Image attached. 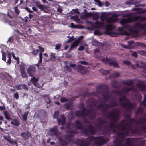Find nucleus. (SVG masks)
Wrapping results in <instances>:
<instances>
[{
  "mask_svg": "<svg viewBox=\"0 0 146 146\" xmlns=\"http://www.w3.org/2000/svg\"><path fill=\"white\" fill-rule=\"evenodd\" d=\"M94 141V143L96 145L100 146L109 141L107 138H104L102 136L95 137L90 136L88 138L83 139H78L76 141V143L78 146H88L90 142Z\"/></svg>",
  "mask_w": 146,
  "mask_h": 146,
  "instance_id": "1",
  "label": "nucleus"
},
{
  "mask_svg": "<svg viewBox=\"0 0 146 146\" xmlns=\"http://www.w3.org/2000/svg\"><path fill=\"white\" fill-rule=\"evenodd\" d=\"M108 108H104V109L102 110V115L107 119L113 121L115 122L118 121L119 119L120 114V110L117 108L114 109L112 110L114 112L109 113L108 114H106Z\"/></svg>",
  "mask_w": 146,
  "mask_h": 146,
  "instance_id": "2",
  "label": "nucleus"
},
{
  "mask_svg": "<svg viewBox=\"0 0 146 146\" xmlns=\"http://www.w3.org/2000/svg\"><path fill=\"white\" fill-rule=\"evenodd\" d=\"M117 128L119 131L127 130L128 133L131 132L132 133H136L138 132V130L137 129H133L130 123L126 122V120L123 119L121 121V123H119L118 125H117Z\"/></svg>",
  "mask_w": 146,
  "mask_h": 146,
  "instance_id": "3",
  "label": "nucleus"
},
{
  "mask_svg": "<svg viewBox=\"0 0 146 146\" xmlns=\"http://www.w3.org/2000/svg\"><path fill=\"white\" fill-rule=\"evenodd\" d=\"M120 105L127 111H129L135 107V104L132 103L124 95L119 99Z\"/></svg>",
  "mask_w": 146,
  "mask_h": 146,
  "instance_id": "4",
  "label": "nucleus"
},
{
  "mask_svg": "<svg viewBox=\"0 0 146 146\" xmlns=\"http://www.w3.org/2000/svg\"><path fill=\"white\" fill-rule=\"evenodd\" d=\"M94 25V28L96 29H100L105 27L106 29L107 33L112 36H115L118 35V33H117L110 31L112 27V25H105V23L103 22L96 21L95 22Z\"/></svg>",
  "mask_w": 146,
  "mask_h": 146,
  "instance_id": "5",
  "label": "nucleus"
},
{
  "mask_svg": "<svg viewBox=\"0 0 146 146\" xmlns=\"http://www.w3.org/2000/svg\"><path fill=\"white\" fill-rule=\"evenodd\" d=\"M74 127L77 128L78 130H80L81 133L85 136L88 135V131L87 128H85L83 124L79 120H76L74 123L72 124Z\"/></svg>",
  "mask_w": 146,
  "mask_h": 146,
  "instance_id": "6",
  "label": "nucleus"
},
{
  "mask_svg": "<svg viewBox=\"0 0 146 146\" xmlns=\"http://www.w3.org/2000/svg\"><path fill=\"white\" fill-rule=\"evenodd\" d=\"M113 122L110 123L108 125H105L102 130V132L104 133L107 134L111 133V130H113V131L114 133H116V130L115 129V127L117 128V125H118V124H116L115 122L113 121Z\"/></svg>",
  "mask_w": 146,
  "mask_h": 146,
  "instance_id": "7",
  "label": "nucleus"
},
{
  "mask_svg": "<svg viewBox=\"0 0 146 146\" xmlns=\"http://www.w3.org/2000/svg\"><path fill=\"white\" fill-rule=\"evenodd\" d=\"M131 14L130 13L125 14L124 17H129V19H123L121 20L120 23L124 28H126L128 27L127 23L133 22L130 19V18L131 17Z\"/></svg>",
  "mask_w": 146,
  "mask_h": 146,
  "instance_id": "8",
  "label": "nucleus"
},
{
  "mask_svg": "<svg viewBox=\"0 0 146 146\" xmlns=\"http://www.w3.org/2000/svg\"><path fill=\"white\" fill-rule=\"evenodd\" d=\"M96 91L98 93L106 92L108 93L109 87L105 84H101L97 86L96 87Z\"/></svg>",
  "mask_w": 146,
  "mask_h": 146,
  "instance_id": "9",
  "label": "nucleus"
},
{
  "mask_svg": "<svg viewBox=\"0 0 146 146\" xmlns=\"http://www.w3.org/2000/svg\"><path fill=\"white\" fill-rule=\"evenodd\" d=\"M102 61L106 64H108L110 66H113L115 68H119V66L117 62H113V60L111 59H110L106 57V59L105 58H102Z\"/></svg>",
  "mask_w": 146,
  "mask_h": 146,
  "instance_id": "10",
  "label": "nucleus"
},
{
  "mask_svg": "<svg viewBox=\"0 0 146 146\" xmlns=\"http://www.w3.org/2000/svg\"><path fill=\"white\" fill-rule=\"evenodd\" d=\"M96 121L97 124L96 125V126L100 130L102 128L103 125L106 124L108 123L107 121L103 119L101 117L98 118L96 119Z\"/></svg>",
  "mask_w": 146,
  "mask_h": 146,
  "instance_id": "11",
  "label": "nucleus"
},
{
  "mask_svg": "<svg viewBox=\"0 0 146 146\" xmlns=\"http://www.w3.org/2000/svg\"><path fill=\"white\" fill-rule=\"evenodd\" d=\"M58 130L56 126H54L51 128L49 131L50 135L51 136H55L56 137L58 138L59 136V133L58 132Z\"/></svg>",
  "mask_w": 146,
  "mask_h": 146,
  "instance_id": "12",
  "label": "nucleus"
},
{
  "mask_svg": "<svg viewBox=\"0 0 146 146\" xmlns=\"http://www.w3.org/2000/svg\"><path fill=\"white\" fill-rule=\"evenodd\" d=\"M1 52L2 53V60L5 62H6L8 63L9 65H10L11 64V53H8L7 54V57L8 58V59L7 60V61L6 62V53L5 52H4L3 50L1 51Z\"/></svg>",
  "mask_w": 146,
  "mask_h": 146,
  "instance_id": "13",
  "label": "nucleus"
},
{
  "mask_svg": "<svg viewBox=\"0 0 146 146\" xmlns=\"http://www.w3.org/2000/svg\"><path fill=\"white\" fill-rule=\"evenodd\" d=\"M85 128H87L88 129V135H94L97 132V131L96 129L91 124L85 125Z\"/></svg>",
  "mask_w": 146,
  "mask_h": 146,
  "instance_id": "14",
  "label": "nucleus"
},
{
  "mask_svg": "<svg viewBox=\"0 0 146 146\" xmlns=\"http://www.w3.org/2000/svg\"><path fill=\"white\" fill-rule=\"evenodd\" d=\"M118 15L115 14H113L111 17L107 19L106 21L108 23H110L112 22H114L117 20Z\"/></svg>",
  "mask_w": 146,
  "mask_h": 146,
  "instance_id": "15",
  "label": "nucleus"
},
{
  "mask_svg": "<svg viewBox=\"0 0 146 146\" xmlns=\"http://www.w3.org/2000/svg\"><path fill=\"white\" fill-rule=\"evenodd\" d=\"M38 78H36L35 77L33 76L31 79L30 81L35 86L38 88H40L42 86H41L40 84L38 83Z\"/></svg>",
  "mask_w": 146,
  "mask_h": 146,
  "instance_id": "16",
  "label": "nucleus"
},
{
  "mask_svg": "<svg viewBox=\"0 0 146 146\" xmlns=\"http://www.w3.org/2000/svg\"><path fill=\"white\" fill-rule=\"evenodd\" d=\"M36 70V69L35 67L31 66L28 68L27 72L30 76L32 77L33 76Z\"/></svg>",
  "mask_w": 146,
  "mask_h": 146,
  "instance_id": "17",
  "label": "nucleus"
},
{
  "mask_svg": "<svg viewBox=\"0 0 146 146\" xmlns=\"http://www.w3.org/2000/svg\"><path fill=\"white\" fill-rule=\"evenodd\" d=\"M135 29H143L146 32V29L144 24H142L140 22L135 23L133 26Z\"/></svg>",
  "mask_w": 146,
  "mask_h": 146,
  "instance_id": "18",
  "label": "nucleus"
},
{
  "mask_svg": "<svg viewBox=\"0 0 146 146\" xmlns=\"http://www.w3.org/2000/svg\"><path fill=\"white\" fill-rule=\"evenodd\" d=\"M130 19L134 22L139 19H140L142 21H146V17H142L141 15L135 16L131 17Z\"/></svg>",
  "mask_w": 146,
  "mask_h": 146,
  "instance_id": "19",
  "label": "nucleus"
},
{
  "mask_svg": "<svg viewBox=\"0 0 146 146\" xmlns=\"http://www.w3.org/2000/svg\"><path fill=\"white\" fill-rule=\"evenodd\" d=\"M121 132H125V133L118 132L117 135L118 137L120 139H125L126 137L128 135V133L127 130L123 131H120Z\"/></svg>",
  "mask_w": 146,
  "mask_h": 146,
  "instance_id": "20",
  "label": "nucleus"
},
{
  "mask_svg": "<svg viewBox=\"0 0 146 146\" xmlns=\"http://www.w3.org/2000/svg\"><path fill=\"white\" fill-rule=\"evenodd\" d=\"M139 120L141 121V129L146 133V118H141L139 119Z\"/></svg>",
  "mask_w": 146,
  "mask_h": 146,
  "instance_id": "21",
  "label": "nucleus"
},
{
  "mask_svg": "<svg viewBox=\"0 0 146 146\" xmlns=\"http://www.w3.org/2000/svg\"><path fill=\"white\" fill-rule=\"evenodd\" d=\"M59 114V111H57L54 112V114L53 115L54 118L57 119V122L59 125L60 124L61 121L62 120L61 118L60 119L58 118Z\"/></svg>",
  "mask_w": 146,
  "mask_h": 146,
  "instance_id": "22",
  "label": "nucleus"
},
{
  "mask_svg": "<svg viewBox=\"0 0 146 146\" xmlns=\"http://www.w3.org/2000/svg\"><path fill=\"white\" fill-rule=\"evenodd\" d=\"M60 118H61L62 119L61 122L60 123L61 125L62 126L60 127V129L61 130H63L64 129V128L63 126L66 123V119L65 117L64 114H62L60 117Z\"/></svg>",
  "mask_w": 146,
  "mask_h": 146,
  "instance_id": "23",
  "label": "nucleus"
},
{
  "mask_svg": "<svg viewBox=\"0 0 146 146\" xmlns=\"http://www.w3.org/2000/svg\"><path fill=\"white\" fill-rule=\"evenodd\" d=\"M15 88L17 90H21L23 89L26 90H28L27 86L24 84H20L15 86Z\"/></svg>",
  "mask_w": 146,
  "mask_h": 146,
  "instance_id": "24",
  "label": "nucleus"
},
{
  "mask_svg": "<svg viewBox=\"0 0 146 146\" xmlns=\"http://www.w3.org/2000/svg\"><path fill=\"white\" fill-rule=\"evenodd\" d=\"M59 140V144L61 146H66L68 144V142L63 139L61 137L58 138Z\"/></svg>",
  "mask_w": 146,
  "mask_h": 146,
  "instance_id": "25",
  "label": "nucleus"
},
{
  "mask_svg": "<svg viewBox=\"0 0 146 146\" xmlns=\"http://www.w3.org/2000/svg\"><path fill=\"white\" fill-rule=\"evenodd\" d=\"M86 104H88V103L92 104L93 106H96L97 104V102L96 100L93 98H89L88 99L86 102Z\"/></svg>",
  "mask_w": 146,
  "mask_h": 146,
  "instance_id": "26",
  "label": "nucleus"
},
{
  "mask_svg": "<svg viewBox=\"0 0 146 146\" xmlns=\"http://www.w3.org/2000/svg\"><path fill=\"white\" fill-rule=\"evenodd\" d=\"M136 86L140 90L142 91H146V86L145 85L142 83H137Z\"/></svg>",
  "mask_w": 146,
  "mask_h": 146,
  "instance_id": "27",
  "label": "nucleus"
},
{
  "mask_svg": "<svg viewBox=\"0 0 146 146\" xmlns=\"http://www.w3.org/2000/svg\"><path fill=\"white\" fill-rule=\"evenodd\" d=\"M20 135L25 140L28 139L30 136V133L27 131L24 132L22 133Z\"/></svg>",
  "mask_w": 146,
  "mask_h": 146,
  "instance_id": "28",
  "label": "nucleus"
},
{
  "mask_svg": "<svg viewBox=\"0 0 146 146\" xmlns=\"http://www.w3.org/2000/svg\"><path fill=\"white\" fill-rule=\"evenodd\" d=\"M123 84H126L128 86H131L134 84V81L131 79L129 80H123L122 81Z\"/></svg>",
  "mask_w": 146,
  "mask_h": 146,
  "instance_id": "29",
  "label": "nucleus"
},
{
  "mask_svg": "<svg viewBox=\"0 0 146 146\" xmlns=\"http://www.w3.org/2000/svg\"><path fill=\"white\" fill-rule=\"evenodd\" d=\"M100 94H102L103 97V100L106 101V102H108V99L111 97V96L108 94V93H106V92H104Z\"/></svg>",
  "mask_w": 146,
  "mask_h": 146,
  "instance_id": "30",
  "label": "nucleus"
},
{
  "mask_svg": "<svg viewBox=\"0 0 146 146\" xmlns=\"http://www.w3.org/2000/svg\"><path fill=\"white\" fill-rule=\"evenodd\" d=\"M4 138L11 144L13 145H15L16 146H18V143H17L16 141H14L12 139H10L11 138L10 137L8 138L6 136H4Z\"/></svg>",
  "mask_w": 146,
  "mask_h": 146,
  "instance_id": "31",
  "label": "nucleus"
},
{
  "mask_svg": "<svg viewBox=\"0 0 146 146\" xmlns=\"http://www.w3.org/2000/svg\"><path fill=\"white\" fill-rule=\"evenodd\" d=\"M5 23H7L10 25L11 26H13L15 25L16 22L15 20L14 19H12L11 20L6 19L5 20Z\"/></svg>",
  "mask_w": 146,
  "mask_h": 146,
  "instance_id": "32",
  "label": "nucleus"
},
{
  "mask_svg": "<svg viewBox=\"0 0 146 146\" xmlns=\"http://www.w3.org/2000/svg\"><path fill=\"white\" fill-rule=\"evenodd\" d=\"M12 121L11 122V123L13 125L18 126L20 124V123L18 120L16 118H14L13 119H12Z\"/></svg>",
  "mask_w": 146,
  "mask_h": 146,
  "instance_id": "33",
  "label": "nucleus"
},
{
  "mask_svg": "<svg viewBox=\"0 0 146 146\" xmlns=\"http://www.w3.org/2000/svg\"><path fill=\"white\" fill-rule=\"evenodd\" d=\"M136 65L138 67L142 68L143 69L146 68V63H145L142 61H140L137 63Z\"/></svg>",
  "mask_w": 146,
  "mask_h": 146,
  "instance_id": "34",
  "label": "nucleus"
},
{
  "mask_svg": "<svg viewBox=\"0 0 146 146\" xmlns=\"http://www.w3.org/2000/svg\"><path fill=\"white\" fill-rule=\"evenodd\" d=\"M3 113L5 118L8 121L12 120V119L10 117V115L8 111L6 110L5 111H3Z\"/></svg>",
  "mask_w": 146,
  "mask_h": 146,
  "instance_id": "35",
  "label": "nucleus"
},
{
  "mask_svg": "<svg viewBox=\"0 0 146 146\" xmlns=\"http://www.w3.org/2000/svg\"><path fill=\"white\" fill-rule=\"evenodd\" d=\"M79 42H80L79 40H75V41L71 44L70 48L69 49V50L71 51L75 47L77 46Z\"/></svg>",
  "mask_w": 146,
  "mask_h": 146,
  "instance_id": "36",
  "label": "nucleus"
},
{
  "mask_svg": "<svg viewBox=\"0 0 146 146\" xmlns=\"http://www.w3.org/2000/svg\"><path fill=\"white\" fill-rule=\"evenodd\" d=\"M143 112V110L142 108L139 107L135 113V115L136 116H138L139 114L141 115H142Z\"/></svg>",
  "mask_w": 146,
  "mask_h": 146,
  "instance_id": "37",
  "label": "nucleus"
},
{
  "mask_svg": "<svg viewBox=\"0 0 146 146\" xmlns=\"http://www.w3.org/2000/svg\"><path fill=\"white\" fill-rule=\"evenodd\" d=\"M96 113L94 111V110H91L90 115L89 116V118L91 120H94L96 117Z\"/></svg>",
  "mask_w": 146,
  "mask_h": 146,
  "instance_id": "38",
  "label": "nucleus"
},
{
  "mask_svg": "<svg viewBox=\"0 0 146 146\" xmlns=\"http://www.w3.org/2000/svg\"><path fill=\"white\" fill-rule=\"evenodd\" d=\"M118 82L116 81L113 80L111 82V85L112 86L115 88H120V85H119Z\"/></svg>",
  "mask_w": 146,
  "mask_h": 146,
  "instance_id": "39",
  "label": "nucleus"
},
{
  "mask_svg": "<svg viewBox=\"0 0 146 146\" xmlns=\"http://www.w3.org/2000/svg\"><path fill=\"white\" fill-rule=\"evenodd\" d=\"M84 113L82 111H76L75 113L76 116L78 118L83 117H84Z\"/></svg>",
  "mask_w": 146,
  "mask_h": 146,
  "instance_id": "40",
  "label": "nucleus"
},
{
  "mask_svg": "<svg viewBox=\"0 0 146 146\" xmlns=\"http://www.w3.org/2000/svg\"><path fill=\"white\" fill-rule=\"evenodd\" d=\"M131 139L127 138L126 139V143L128 146H133V143L131 141Z\"/></svg>",
  "mask_w": 146,
  "mask_h": 146,
  "instance_id": "41",
  "label": "nucleus"
},
{
  "mask_svg": "<svg viewBox=\"0 0 146 146\" xmlns=\"http://www.w3.org/2000/svg\"><path fill=\"white\" fill-rule=\"evenodd\" d=\"M131 3L133 4H135V7H144L145 5L144 4H141L137 2L136 1H133L131 2Z\"/></svg>",
  "mask_w": 146,
  "mask_h": 146,
  "instance_id": "42",
  "label": "nucleus"
},
{
  "mask_svg": "<svg viewBox=\"0 0 146 146\" xmlns=\"http://www.w3.org/2000/svg\"><path fill=\"white\" fill-rule=\"evenodd\" d=\"M119 75L120 74L119 73L116 72L110 74L109 76V77L111 78H117L119 76Z\"/></svg>",
  "mask_w": 146,
  "mask_h": 146,
  "instance_id": "43",
  "label": "nucleus"
},
{
  "mask_svg": "<svg viewBox=\"0 0 146 146\" xmlns=\"http://www.w3.org/2000/svg\"><path fill=\"white\" fill-rule=\"evenodd\" d=\"M90 17H92L93 18V20H98L99 18V16L98 14L97 13H91Z\"/></svg>",
  "mask_w": 146,
  "mask_h": 146,
  "instance_id": "44",
  "label": "nucleus"
},
{
  "mask_svg": "<svg viewBox=\"0 0 146 146\" xmlns=\"http://www.w3.org/2000/svg\"><path fill=\"white\" fill-rule=\"evenodd\" d=\"M91 15V13H85L84 14L82 15V18L83 19H86V18H88L89 17H90Z\"/></svg>",
  "mask_w": 146,
  "mask_h": 146,
  "instance_id": "45",
  "label": "nucleus"
},
{
  "mask_svg": "<svg viewBox=\"0 0 146 146\" xmlns=\"http://www.w3.org/2000/svg\"><path fill=\"white\" fill-rule=\"evenodd\" d=\"M136 46H141V47L146 48V44L144 43L140 42H137L135 44Z\"/></svg>",
  "mask_w": 146,
  "mask_h": 146,
  "instance_id": "46",
  "label": "nucleus"
},
{
  "mask_svg": "<svg viewBox=\"0 0 146 146\" xmlns=\"http://www.w3.org/2000/svg\"><path fill=\"white\" fill-rule=\"evenodd\" d=\"M100 72L103 75H105L110 72V70H106L102 69L99 70Z\"/></svg>",
  "mask_w": 146,
  "mask_h": 146,
  "instance_id": "47",
  "label": "nucleus"
},
{
  "mask_svg": "<svg viewBox=\"0 0 146 146\" xmlns=\"http://www.w3.org/2000/svg\"><path fill=\"white\" fill-rule=\"evenodd\" d=\"M29 113V111H27L25 112L22 116V117L23 120L24 121H26L27 119V117Z\"/></svg>",
  "mask_w": 146,
  "mask_h": 146,
  "instance_id": "48",
  "label": "nucleus"
},
{
  "mask_svg": "<svg viewBox=\"0 0 146 146\" xmlns=\"http://www.w3.org/2000/svg\"><path fill=\"white\" fill-rule=\"evenodd\" d=\"M141 105H143L146 108V94H145L144 95V100L141 102H140Z\"/></svg>",
  "mask_w": 146,
  "mask_h": 146,
  "instance_id": "49",
  "label": "nucleus"
},
{
  "mask_svg": "<svg viewBox=\"0 0 146 146\" xmlns=\"http://www.w3.org/2000/svg\"><path fill=\"white\" fill-rule=\"evenodd\" d=\"M56 54L55 53H51L50 55V59L49 60H50L52 61H55V59L56 58Z\"/></svg>",
  "mask_w": 146,
  "mask_h": 146,
  "instance_id": "50",
  "label": "nucleus"
},
{
  "mask_svg": "<svg viewBox=\"0 0 146 146\" xmlns=\"http://www.w3.org/2000/svg\"><path fill=\"white\" fill-rule=\"evenodd\" d=\"M84 66L82 65H78V72H80L81 71H83L84 70Z\"/></svg>",
  "mask_w": 146,
  "mask_h": 146,
  "instance_id": "51",
  "label": "nucleus"
},
{
  "mask_svg": "<svg viewBox=\"0 0 146 146\" xmlns=\"http://www.w3.org/2000/svg\"><path fill=\"white\" fill-rule=\"evenodd\" d=\"M91 110L87 109L86 113H84V117H89L90 115Z\"/></svg>",
  "mask_w": 146,
  "mask_h": 146,
  "instance_id": "52",
  "label": "nucleus"
},
{
  "mask_svg": "<svg viewBox=\"0 0 146 146\" xmlns=\"http://www.w3.org/2000/svg\"><path fill=\"white\" fill-rule=\"evenodd\" d=\"M82 120L84 123L86 124H88L90 123V122L86 118V117H83L82 118Z\"/></svg>",
  "mask_w": 146,
  "mask_h": 146,
  "instance_id": "53",
  "label": "nucleus"
},
{
  "mask_svg": "<svg viewBox=\"0 0 146 146\" xmlns=\"http://www.w3.org/2000/svg\"><path fill=\"white\" fill-rule=\"evenodd\" d=\"M21 76L23 78H27V76L26 72L25 71L20 72Z\"/></svg>",
  "mask_w": 146,
  "mask_h": 146,
  "instance_id": "54",
  "label": "nucleus"
},
{
  "mask_svg": "<svg viewBox=\"0 0 146 146\" xmlns=\"http://www.w3.org/2000/svg\"><path fill=\"white\" fill-rule=\"evenodd\" d=\"M123 63L127 65H130L131 64V62L129 60H125L123 62Z\"/></svg>",
  "mask_w": 146,
  "mask_h": 146,
  "instance_id": "55",
  "label": "nucleus"
},
{
  "mask_svg": "<svg viewBox=\"0 0 146 146\" xmlns=\"http://www.w3.org/2000/svg\"><path fill=\"white\" fill-rule=\"evenodd\" d=\"M94 33L95 35H97L98 36L102 34V33H100L98 30H95L94 31Z\"/></svg>",
  "mask_w": 146,
  "mask_h": 146,
  "instance_id": "56",
  "label": "nucleus"
},
{
  "mask_svg": "<svg viewBox=\"0 0 146 146\" xmlns=\"http://www.w3.org/2000/svg\"><path fill=\"white\" fill-rule=\"evenodd\" d=\"M105 104L104 103H103V104H99L97 105H96V106L97 108L100 110V109L101 108H102L103 107V106H104Z\"/></svg>",
  "mask_w": 146,
  "mask_h": 146,
  "instance_id": "57",
  "label": "nucleus"
},
{
  "mask_svg": "<svg viewBox=\"0 0 146 146\" xmlns=\"http://www.w3.org/2000/svg\"><path fill=\"white\" fill-rule=\"evenodd\" d=\"M106 15L105 14H102L100 17V19L102 21H104L106 19Z\"/></svg>",
  "mask_w": 146,
  "mask_h": 146,
  "instance_id": "58",
  "label": "nucleus"
},
{
  "mask_svg": "<svg viewBox=\"0 0 146 146\" xmlns=\"http://www.w3.org/2000/svg\"><path fill=\"white\" fill-rule=\"evenodd\" d=\"M37 6L38 8L41 9V10H43L45 8L44 7L42 4H38L37 5Z\"/></svg>",
  "mask_w": 146,
  "mask_h": 146,
  "instance_id": "59",
  "label": "nucleus"
},
{
  "mask_svg": "<svg viewBox=\"0 0 146 146\" xmlns=\"http://www.w3.org/2000/svg\"><path fill=\"white\" fill-rule=\"evenodd\" d=\"M68 99L64 97H62L60 99V101L62 103H64L68 101Z\"/></svg>",
  "mask_w": 146,
  "mask_h": 146,
  "instance_id": "60",
  "label": "nucleus"
},
{
  "mask_svg": "<svg viewBox=\"0 0 146 146\" xmlns=\"http://www.w3.org/2000/svg\"><path fill=\"white\" fill-rule=\"evenodd\" d=\"M18 7L16 6L14 8V11L17 15H18L20 13V10L18 9Z\"/></svg>",
  "mask_w": 146,
  "mask_h": 146,
  "instance_id": "61",
  "label": "nucleus"
},
{
  "mask_svg": "<svg viewBox=\"0 0 146 146\" xmlns=\"http://www.w3.org/2000/svg\"><path fill=\"white\" fill-rule=\"evenodd\" d=\"M39 62H42V53L41 52H40L39 53Z\"/></svg>",
  "mask_w": 146,
  "mask_h": 146,
  "instance_id": "62",
  "label": "nucleus"
},
{
  "mask_svg": "<svg viewBox=\"0 0 146 146\" xmlns=\"http://www.w3.org/2000/svg\"><path fill=\"white\" fill-rule=\"evenodd\" d=\"M70 133L73 134H76L78 133V131L76 130L70 129L68 131Z\"/></svg>",
  "mask_w": 146,
  "mask_h": 146,
  "instance_id": "63",
  "label": "nucleus"
},
{
  "mask_svg": "<svg viewBox=\"0 0 146 146\" xmlns=\"http://www.w3.org/2000/svg\"><path fill=\"white\" fill-rule=\"evenodd\" d=\"M68 117L70 118L71 119H73L74 117L73 115V113L72 111L70 112L68 115Z\"/></svg>",
  "mask_w": 146,
  "mask_h": 146,
  "instance_id": "64",
  "label": "nucleus"
}]
</instances>
